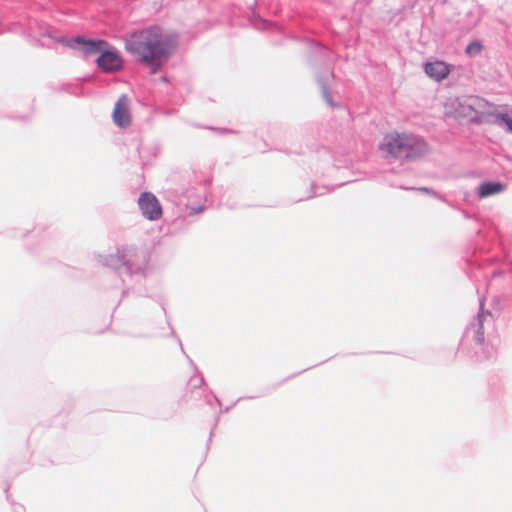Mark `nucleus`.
Listing matches in <instances>:
<instances>
[{"instance_id": "a878e982", "label": "nucleus", "mask_w": 512, "mask_h": 512, "mask_svg": "<svg viewBox=\"0 0 512 512\" xmlns=\"http://www.w3.org/2000/svg\"><path fill=\"white\" fill-rule=\"evenodd\" d=\"M308 369H309V368H306V369H303V370H302V371H300V372H297V373L291 374L290 376H288L287 378H285L282 382H285V381H287V380H289V379H292V378H294L295 376H297V375L301 374L302 372H304V371H306V370H308Z\"/></svg>"}, {"instance_id": "f3484780", "label": "nucleus", "mask_w": 512, "mask_h": 512, "mask_svg": "<svg viewBox=\"0 0 512 512\" xmlns=\"http://www.w3.org/2000/svg\"><path fill=\"white\" fill-rule=\"evenodd\" d=\"M175 193L177 194L176 195V199H175V203L177 205H186L187 206V203H185V199H188V193H189V190H175Z\"/></svg>"}, {"instance_id": "9b49d317", "label": "nucleus", "mask_w": 512, "mask_h": 512, "mask_svg": "<svg viewBox=\"0 0 512 512\" xmlns=\"http://www.w3.org/2000/svg\"><path fill=\"white\" fill-rule=\"evenodd\" d=\"M506 184L498 180L483 181L477 188L476 194L480 199L487 198L504 191Z\"/></svg>"}, {"instance_id": "4be33fe9", "label": "nucleus", "mask_w": 512, "mask_h": 512, "mask_svg": "<svg viewBox=\"0 0 512 512\" xmlns=\"http://www.w3.org/2000/svg\"><path fill=\"white\" fill-rule=\"evenodd\" d=\"M203 210H204V206L203 205H199L197 207H191V209L189 211V215L198 214V213L202 212Z\"/></svg>"}, {"instance_id": "4468645a", "label": "nucleus", "mask_w": 512, "mask_h": 512, "mask_svg": "<svg viewBox=\"0 0 512 512\" xmlns=\"http://www.w3.org/2000/svg\"><path fill=\"white\" fill-rule=\"evenodd\" d=\"M256 5L257 0H253L252 4L249 6L250 22L256 29H265L268 26V22L256 11Z\"/></svg>"}, {"instance_id": "f8f14e48", "label": "nucleus", "mask_w": 512, "mask_h": 512, "mask_svg": "<svg viewBox=\"0 0 512 512\" xmlns=\"http://www.w3.org/2000/svg\"><path fill=\"white\" fill-rule=\"evenodd\" d=\"M167 324L170 327V335L172 337L176 338V340H177V342H178V344H179V346L181 348L182 353L186 356V358H187V360L189 362V365L194 369V376L191 377L190 382L193 383L195 381V379H196V376H199L198 383L193 384V388L196 389V388L201 387L202 385L205 384L204 377L199 372V370H198L196 364L194 363V361L186 354V352H185V350L183 348L182 342H181L180 338L176 335V332H175L174 328L171 326L169 320H167Z\"/></svg>"}, {"instance_id": "c85d7f7f", "label": "nucleus", "mask_w": 512, "mask_h": 512, "mask_svg": "<svg viewBox=\"0 0 512 512\" xmlns=\"http://www.w3.org/2000/svg\"><path fill=\"white\" fill-rule=\"evenodd\" d=\"M9 488H10L9 485H7L6 488H5L6 498H7L8 501H10V495L8 494Z\"/></svg>"}, {"instance_id": "1a4fd4ad", "label": "nucleus", "mask_w": 512, "mask_h": 512, "mask_svg": "<svg viewBox=\"0 0 512 512\" xmlns=\"http://www.w3.org/2000/svg\"><path fill=\"white\" fill-rule=\"evenodd\" d=\"M423 68L429 78L436 82H441L448 77L450 72L454 69V66L442 60H435L425 62Z\"/></svg>"}, {"instance_id": "cd10ccee", "label": "nucleus", "mask_w": 512, "mask_h": 512, "mask_svg": "<svg viewBox=\"0 0 512 512\" xmlns=\"http://www.w3.org/2000/svg\"><path fill=\"white\" fill-rule=\"evenodd\" d=\"M211 395H212V397L214 398L215 402H216L219 406H221V401H220V399H219L215 394H213V392H211Z\"/></svg>"}, {"instance_id": "20e7f679", "label": "nucleus", "mask_w": 512, "mask_h": 512, "mask_svg": "<svg viewBox=\"0 0 512 512\" xmlns=\"http://www.w3.org/2000/svg\"><path fill=\"white\" fill-rule=\"evenodd\" d=\"M380 149L394 159L415 161L429 152V145L421 136L396 132L383 138Z\"/></svg>"}, {"instance_id": "a211bd4d", "label": "nucleus", "mask_w": 512, "mask_h": 512, "mask_svg": "<svg viewBox=\"0 0 512 512\" xmlns=\"http://www.w3.org/2000/svg\"><path fill=\"white\" fill-rule=\"evenodd\" d=\"M417 190L422 191V192H425V193H427V194H430V195H432L433 197H435V198H437V199H439V200H441V201H443V202H445V201H446V200H445V197H444L443 195L439 194L437 191H435V190H433V189H431V188H428V187H419V188H417Z\"/></svg>"}, {"instance_id": "6e6552de", "label": "nucleus", "mask_w": 512, "mask_h": 512, "mask_svg": "<svg viewBox=\"0 0 512 512\" xmlns=\"http://www.w3.org/2000/svg\"><path fill=\"white\" fill-rule=\"evenodd\" d=\"M138 206L147 220L156 221L162 217V205L152 192H142L138 198Z\"/></svg>"}, {"instance_id": "c756f323", "label": "nucleus", "mask_w": 512, "mask_h": 512, "mask_svg": "<svg viewBox=\"0 0 512 512\" xmlns=\"http://www.w3.org/2000/svg\"><path fill=\"white\" fill-rule=\"evenodd\" d=\"M160 79H161V81H163V82H167V81H168V78H167L166 76H162Z\"/></svg>"}, {"instance_id": "393cba45", "label": "nucleus", "mask_w": 512, "mask_h": 512, "mask_svg": "<svg viewBox=\"0 0 512 512\" xmlns=\"http://www.w3.org/2000/svg\"><path fill=\"white\" fill-rule=\"evenodd\" d=\"M505 271L502 270V269H495L492 271L491 273V277L492 278H497V277H501L502 275H504Z\"/></svg>"}, {"instance_id": "f257e3e1", "label": "nucleus", "mask_w": 512, "mask_h": 512, "mask_svg": "<svg viewBox=\"0 0 512 512\" xmlns=\"http://www.w3.org/2000/svg\"><path fill=\"white\" fill-rule=\"evenodd\" d=\"M179 35L159 25L132 30L125 39L126 51L154 75L160 72L174 55Z\"/></svg>"}, {"instance_id": "6ab92c4d", "label": "nucleus", "mask_w": 512, "mask_h": 512, "mask_svg": "<svg viewBox=\"0 0 512 512\" xmlns=\"http://www.w3.org/2000/svg\"><path fill=\"white\" fill-rule=\"evenodd\" d=\"M485 114H476V113H473V115L471 114L469 116V120L470 122L474 123V124H480L483 122V116Z\"/></svg>"}, {"instance_id": "dca6fc26", "label": "nucleus", "mask_w": 512, "mask_h": 512, "mask_svg": "<svg viewBox=\"0 0 512 512\" xmlns=\"http://www.w3.org/2000/svg\"><path fill=\"white\" fill-rule=\"evenodd\" d=\"M325 193H326L325 187H316V185L314 183H311L309 195L306 197L300 198L297 201L307 200V199L313 198L315 196L324 195Z\"/></svg>"}, {"instance_id": "9d476101", "label": "nucleus", "mask_w": 512, "mask_h": 512, "mask_svg": "<svg viewBox=\"0 0 512 512\" xmlns=\"http://www.w3.org/2000/svg\"><path fill=\"white\" fill-rule=\"evenodd\" d=\"M114 123L120 128H127L131 124V115L128 104L126 102V96L122 95L116 102L113 110Z\"/></svg>"}, {"instance_id": "412c9836", "label": "nucleus", "mask_w": 512, "mask_h": 512, "mask_svg": "<svg viewBox=\"0 0 512 512\" xmlns=\"http://www.w3.org/2000/svg\"><path fill=\"white\" fill-rule=\"evenodd\" d=\"M254 398H255L254 396L240 397V398H238L234 403H232V405H230V406H228V407L224 408L223 410H220V412H221V413H227V412H229V411H230V409H231L234 405H236L238 402H240V401H242V400H244V399H254Z\"/></svg>"}, {"instance_id": "0eeeda50", "label": "nucleus", "mask_w": 512, "mask_h": 512, "mask_svg": "<svg viewBox=\"0 0 512 512\" xmlns=\"http://www.w3.org/2000/svg\"><path fill=\"white\" fill-rule=\"evenodd\" d=\"M491 106L490 103L484 98L476 95H470L457 99V107L455 109L459 116L469 117L472 113L487 114L494 111H487V107Z\"/></svg>"}, {"instance_id": "7ed1b4c3", "label": "nucleus", "mask_w": 512, "mask_h": 512, "mask_svg": "<svg viewBox=\"0 0 512 512\" xmlns=\"http://www.w3.org/2000/svg\"><path fill=\"white\" fill-rule=\"evenodd\" d=\"M56 41L73 50L81 51L86 55L98 54L96 65L104 73H115L124 67L121 53L104 39L87 38L83 35H77L70 39L61 36Z\"/></svg>"}, {"instance_id": "7c9ffc66", "label": "nucleus", "mask_w": 512, "mask_h": 512, "mask_svg": "<svg viewBox=\"0 0 512 512\" xmlns=\"http://www.w3.org/2000/svg\"><path fill=\"white\" fill-rule=\"evenodd\" d=\"M161 307H162L164 314L167 316V311H166L165 307L163 305Z\"/></svg>"}, {"instance_id": "b1692460", "label": "nucleus", "mask_w": 512, "mask_h": 512, "mask_svg": "<svg viewBox=\"0 0 512 512\" xmlns=\"http://www.w3.org/2000/svg\"><path fill=\"white\" fill-rule=\"evenodd\" d=\"M218 421H219V415H217V416H216V418H215L214 426L212 427V429H211V431H210V434H209L208 443H210V442H211V440H212V437H213V435H214V430H215V428H216V426H217V424H218ZM208 445H209V444H207V446H208Z\"/></svg>"}, {"instance_id": "2eb2a0df", "label": "nucleus", "mask_w": 512, "mask_h": 512, "mask_svg": "<svg viewBox=\"0 0 512 512\" xmlns=\"http://www.w3.org/2000/svg\"><path fill=\"white\" fill-rule=\"evenodd\" d=\"M482 49H483L482 42L479 40H474L466 46L465 53L467 55H469L470 57H475L481 53Z\"/></svg>"}, {"instance_id": "2f4dec72", "label": "nucleus", "mask_w": 512, "mask_h": 512, "mask_svg": "<svg viewBox=\"0 0 512 512\" xmlns=\"http://www.w3.org/2000/svg\"><path fill=\"white\" fill-rule=\"evenodd\" d=\"M211 183V180H206L205 181V184H210Z\"/></svg>"}, {"instance_id": "aec40b11", "label": "nucleus", "mask_w": 512, "mask_h": 512, "mask_svg": "<svg viewBox=\"0 0 512 512\" xmlns=\"http://www.w3.org/2000/svg\"><path fill=\"white\" fill-rule=\"evenodd\" d=\"M210 130L217 131L220 134H235L236 131L229 128H215V127H207Z\"/></svg>"}, {"instance_id": "423d86ee", "label": "nucleus", "mask_w": 512, "mask_h": 512, "mask_svg": "<svg viewBox=\"0 0 512 512\" xmlns=\"http://www.w3.org/2000/svg\"><path fill=\"white\" fill-rule=\"evenodd\" d=\"M491 316L492 315L489 311L484 312L481 308L480 312L477 314L476 319L466 328L461 339V346H463L465 342L474 343V352L471 357L475 361L490 360L494 358L496 354V350L493 346L485 344L484 338V322L486 321L487 317Z\"/></svg>"}, {"instance_id": "bb28decb", "label": "nucleus", "mask_w": 512, "mask_h": 512, "mask_svg": "<svg viewBox=\"0 0 512 512\" xmlns=\"http://www.w3.org/2000/svg\"><path fill=\"white\" fill-rule=\"evenodd\" d=\"M461 213H462L463 217L466 219L472 218L471 214L465 210H461Z\"/></svg>"}, {"instance_id": "473e14b6", "label": "nucleus", "mask_w": 512, "mask_h": 512, "mask_svg": "<svg viewBox=\"0 0 512 512\" xmlns=\"http://www.w3.org/2000/svg\"><path fill=\"white\" fill-rule=\"evenodd\" d=\"M206 402H207V404H211V403H210V402H211V399H207V400H206Z\"/></svg>"}, {"instance_id": "39448f33", "label": "nucleus", "mask_w": 512, "mask_h": 512, "mask_svg": "<svg viewBox=\"0 0 512 512\" xmlns=\"http://www.w3.org/2000/svg\"><path fill=\"white\" fill-rule=\"evenodd\" d=\"M310 50L309 62L313 66H325L316 73V81L319 85L322 98L329 107H338L339 104L333 100L332 91L330 89V82L334 79V72L327 65L331 60L332 51L327 46L316 41H311Z\"/></svg>"}, {"instance_id": "5701e85b", "label": "nucleus", "mask_w": 512, "mask_h": 512, "mask_svg": "<svg viewBox=\"0 0 512 512\" xmlns=\"http://www.w3.org/2000/svg\"><path fill=\"white\" fill-rule=\"evenodd\" d=\"M13 512H25V508L21 504L11 503Z\"/></svg>"}, {"instance_id": "ddd939ff", "label": "nucleus", "mask_w": 512, "mask_h": 512, "mask_svg": "<svg viewBox=\"0 0 512 512\" xmlns=\"http://www.w3.org/2000/svg\"><path fill=\"white\" fill-rule=\"evenodd\" d=\"M489 116H493L494 124L505 128V130L512 134V116L507 111H497L489 113Z\"/></svg>"}, {"instance_id": "f03ea898", "label": "nucleus", "mask_w": 512, "mask_h": 512, "mask_svg": "<svg viewBox=\"0 0 512 512\" xmlns=\"http://www.w3.org/2000/svg\"><path fill=\"white\" fill-rule=\"evenodd\" d=\"M98 261L121 279L124 286L122 297H125L133 283L140 282L146 277L149 253L136 245L124 244L118 246L115 253L100 255Z\"/></svg>"}]
</instances>
